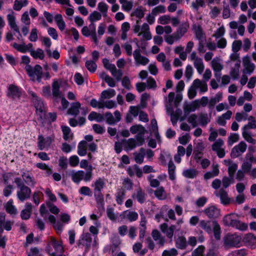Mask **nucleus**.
Returning a JSON list of instances; mask_svg holds the SVG:
<instances>
[{
	"instance_id": "nucleus-1",
	"label": "nucleus",
	"mask_w": 256,
	"mask_h": 256,
	"mask_svg": "<svg viewBox=\"0 0 256 256\" xmlns=\"http://www.w3.org/2000/svg\"><path fill=\"white\" fill-rule=\"evenodd\" d=\"M224 225L232 226L242 231L246 230L248 225L239 220V216L236 214H230L226 216L223 218Z\"/></svg>"
},
{
	"instance_id": "nucleus-2",
	"label": "nucleus",
	"mask_w": 256,
	"mask_h": 256,
	"mask_svg": "<svg viewBox=\"0 0 256 256\" xmlns=\"http://www.w3.org/2000/svg\"><path fill=\"white\" fill-rule=\"evenodd\" d=\"M197 90H199L201 94L207 92L208 86L206 83L199 79L194 80L188 92V95L190 98L192 99L196 96Z\"/></svg>"
},
{
	"instance_id": "nucleus-3",
	"label": "nucleus",
	"mask_w": 256,
	"mask_h": 256,
	"mask_svg": "<svg viewBox=\"0 0 256 256\" xmlns=\"http://www.w3.org/2000/svg\"><path fill=\"white\" fill-rule=\"evenodd\" d=\"M150 30V26L147 23H144L140 26L139 20H137L136 24L132 26L134 32L137 34L138 36H142L143 38L147 40H150L152 38Z\"/></svg>"
},
{
	"instance_id": "nucleus-4",
	"label": "nucleus",
	"mask_w": 256,
	"mask_h": 256,
	"mask_svg": "<svg viewBox=\"0 0 256 256\" xmlns=\"http://www.w3.org/2000/svg\"><path fill=\"white\" fill-rule=\"evenodd\" d=\"M106 182L104 179L98 178L96 179L92 185L94 188V196L98 204H100L104 208V203L102 190L105 186Z\"/></svg>"
},
{
	"instance_id": "nucleus-5",
	"label": "nucleus",
	"mask_w": 256,
	"mask_h": 256,
	"mask_svg": "<svg viewBox=\"0 0 256 256\" xmlns=\"http://www.w3.org/2000/svg\"><path fill=\"white\" fill-rule=\"evenodd\" d=\"M24 68L32 80H37L38 82H41L42 78V70L41 66L36 64L32 68L30 65H26Z\"/></svg>"
},
{
	"instance_id": "nucleus-6",
	"label": "nucleus",
	"mask_w": 256,
	"mask_h": 256,
	"mask_svg": "<svg viewBox=\"0 0 256 256\" xmlns=\"http://www.w3.org/2000/svg\"><path fill=\"white\" fill-rule=\"evenodd\" d=\"M28 93L32 97L37 115L42 119L45 116L44 107L42 102L33 92L29 91Z\"/></svg>"
},
{
	"instance_id": "nucleus-7",
	"label": "nucleus",
	"mask_w": 256,
	"mask_h": 256,
	"mask_svg": "<svg viewBox=\"0 0 256 256\" xmlns=\"http://www.w3.org/2000/svg\"><path fill=\"white\" fill-rule=\"evenodd\" d=\"M54 249V252L48 248V251L50 256H65L62 253L64 252L63 246L60 242L56 241L54 238H52L49 244Z\"/></svg>"
},
{
	"instance_id": "nucleus-8",
	"label": "nucleus",
	"mask_w": 256,
	"mask_h": 256,
	"mask_svg": "<svg viewBox=\"0 0 256 256\" xmlns=\"http://www.w3.org/2000/svg\"><path fill=\"white\" fill-rule=\"evenodd\" d=\"M188 58L193 62L194 66L198 72L201 74L204 69V65L202 60L197 56L196 52H192Z\"/></svg>"
},
{
	"instance_id": "nucleus-9",
	"label": "nucleus",
	"mask_w": 256,
	"mask_h": 256,
	"mask_svg": "<svg viewBox=\"0 0 256 256\" xmlns=\"http://www.w3.org/2000/svg\"><path fill=\"white\" fill-rule=\"evenodd\" d=\"M131 132L133 134H137L136 139L138 141V145L142 146L144 142V136L145 132V128L140 124L132 126L130 128Z\"/></svg>"
},
{
	"instance_id": "nucleus-10",
	"label": "nucleus",
	"mask_w": 256,
	"mask_h": 256,
	"mask_svg": "<svg viewBox=\"0 0 256 256\" xmlns=\"http://www.w3.org/2000/svg\"><path fill=\"white\" fill-rule=\"evenodd\" d=\"M102 62L104 68L110 72L112 74L116 79V80L118 81L120 80L122 75V70H116L115 65L110 63L108 59H104Z\"/></svg>"
},
{
	"instance_id": "nucleus-11",
	"label": "nucleus",
	"mask_w": 256,
	"mask_h": 256,
	"mask_svg": "<svg viewBox=\"0 0 256 256\" xmlns=\"http://www.w3.org/2000/svg\"><path fill=\"white\" fill-rule=\"evenodd\" d=\"M241 240V237L237 234H228L224 238V244L228 246L238 247L240 246Z\"/></svg>"
},
{
	"instance_id": "nucleus-12",
	"label": "nucleus",
	"mask_w": 256,
	"mask_h": 256,
	"mask_svg": "<svg viewBox=\"0 0 256 256\" xmlns=\"http://www.w3.org/2000/svg\"><path fill=\"white\" fill-rule=\"evenodd\" d=\"M160 228L161 232L170 240V242H172L176 226L172 224L170 226H168L167 224L164 223L160 225Z\"/></svg>"
},
{
	"instance_id": "nucleus-13",
	"label": "nucleus",
	"mask_w": 256,
	"mask_h": 256,
	"mask_svg": "<svg viewBox=\"0 0 256 256\" xmlns=\"http://www.w3.org/2000/svg\"><path fill=\"white\" fill-rule=\"evenodd\" d=\"M246 148L247 145L244 142H240L232 148L230 154L231 156L233 158L238 157L245 152Z\"/></svg>"
},
{
	"instance_id": "nucleus-14",
	"label": "nucleus",
	"mask_w": 256,
	"mask_h": 256,
	"mask_svg": "<svg viewBox=\"0 0 256 256\" xmlns=\"http://www.w3.org/2000/svg\"><path fill=\"white\" fill-rule=\"evenodd\" d=\"M22 94V89L14 84H10L8 88V96L14 100L18 99Z\"/></svg>"
},
{
	"instance_id": "nucleus-15",
	"label": "nucleus",
	"mask_w": 256,
	"mask_h": 256,
	"mask_svg": "<svg viewBox=\"0 0 256 256\" xmlns=\"http://www.w3.org/2000/svg\"><path fill=\"white\" fill-rule=\"evenodd\" d=\"M243 66L244 69L243 72L248 74H250L252 73L254 70V64L250 62V56H246L242 58Z\"/></svg>"
},
{
	"instance_id": "nucleus-16",
	"label": "nucleus",
	"mask_w": 256,
	"mask_h": 256,
	"mask_svg": "<svg viewBox=\"0 0 256 256\" xmlns=\"http://www.w3.org/2000/svg\"><path fill=\"white\" fill-rule=\"evenodd\" d=\"M18 188V190L17 191V196L20 201L24 202L30 198L31 194V190L30 188L25 186H22Z\"/></svg>"
},
{
	"instance_id": "nucleus-17",
	"label": "nucleus",
	"mask_w": 256,
	"mask_h": 256,
	"mask_svg": "<svg viewBox=\"0 0 256 256\" xmlns=\"http://www.w3.org/2000/svg\"><path fill=\"white\" fill-rule=\"evenodd\" d=\"M120 220H127L130 222L136 220L138 218V214L130 210H125L120 214Z\"/></svg>"
},
{
	"instance_id": "nucleus-18",
	"label": "nucleus",
	"mask_w": 256,
	"mask_h": 256,
	"mask_svg": "<svg viewBox=\"0 0 256 256\" xmlns=\"http://www.w3.org/2000/svg\"><path fill=\"white\" fill-rule=\"evenodd\" d=\"M38 148L40 150H42L48 149L50 146L52 138L50 136L44 138L42 136H40L38 138Z\"/></svg>"
},
{
	"instance_id": "nucleus-19",
	"label": "nucleus",
	"mask_w": 256,
	"mask_h": 256,
	"mask_svg": "<svg viewBox=\"0 0 256 256\" xmlns=\"http://www.w3.org/2000/svg\"><path fill=\"white\" fill-rule=\"evenodd\" d=\"M211 66L216 76L224 68L222 60L218 57L214 58L211 62Z\"/></svg>"
},
{
	"instance_id": "nucleus-20",
	"label": "nucleus",
	"mask_w": 256,
	"mask_h": 256,
	"mask_svg": "<svg viewBox=\"0 0 256 256\" xmlns=\"http://www.w3.org/2000/svg\"><path fill=\"white\" fill-rule=\"evenodd\" d=\"M133 56L137 65L141 64L145 66L149 62V60L147 58L140 55L139 49H137L134 51Z\"/></svg>"
},
{
	"instance_id": "nucleus-21",
	"label": "nucleus",
	"mask_w": 256,
	"mask_h": 256,
	"mask_svg": "<svg viewBox=\"0 0 256 256\" xmlns=\"http://www.w3.org/2000/svg\"><path fill=\"white\" fill-rule=\"evenodd\" d=\"M204 214L209 218H216L220 214V210L215 206H209L204 210Z\"/></svg>"
},
{
	"instance_id": "nucleus-22",
	"label": "nucleus",
	"mask_w": 256,
	"mask_h": 256,
	"mask_svg": "<svg viewBox=\"0 0 256 256\" xmlns=\"http://www.w3.org/2000/svg\"><path fill=\"white\" fill-rule=\"evenodd\" d=\"M7 20L8 24L10 28L16 32L18 33L19 36H21L19 28L16 22V16L14 13L12 12L7 15Z\"/></svg>"
},
{
	"instance_id": "nucleus-23",
	"label": "nucleus",
	"mask_w": 256,
	"mask_h": 256,
	"mask_svg": "<svg viewBox=\"0 0 256 256\" xmlns=\"http://www.w3.org/2000/svg\"><path fill=\"white\" fill-rule=\"evenodd\" d=\"M214 221L206 220H202L200 222L199 226L208 234L212 233Z\"/></svg>"
},
{
	"instance_id": "nucleus-24",
	"label": "nucleus",
	"mask_w": 256,
	"mask_h": 256,
	"mask_svg": "<svg viewBox=\"0 0 256 256\" xmlns=\"http://www.w3.org/2000/svg\"><path fill=\"white\" fill-rule=\"evenodd\" d=\"M5 215L4 214H0V232H2L4 229L10 230L12 229V222L10 221H4Z\"/></svg>"
},
{
	"instance_id": "nucleus-25",
	"label": "nucleus",
	"mask_w": 256,
	"mask_h": 256,
	"mask_svg": "<svg viewBox=\"0 0 256 256\" xmlns=\"http://www.w3.org/2000/svg\"><path fill=\"white\" fill-rule=\"evenodd\" d=\"M48 220L53 224V226L58 233H60L64 228V224L60 222H56V218L53 215H50Z\"/></svg>"
},
{
	"instance_id": "nucleus-26",
	"label": "nucleus",
	"mask_w": 256,
	"mask_h": 256,
	"mask_svg": "<svg viewBox=\"0 0 256 256\" xmlns=\"http://www.w3.org/2000/svg\"><path fill=\"white\" fill-rule=\"evenodd\" d=\"M224 164L228 166V172L230 177H234V175L238 168V165L236 163L230 160H224Z\"/></svg>"
},
{
	"instance_id": "nucleus-27",
	"label": "nucleus",
	"mask_w": 256,
	"mask_h": 256,
	"mask_svg": "<svg viewBox=\"0 0 256 256\" xmlns=\"http://www.w3.org/2000/svg\"><path fill=\"white\" fill-rule=\"evenodd\" d=\"M32 210V204L30 203H26L25 205V208L20 214L21 218L22 220H28L31 215Z\"/></svg>"
},
{
	"instance_id": "nucleus-28",
	"label": "nucleus",
	"mask_w": 256,
	"mask_h": 256,
	"mask_svg": "<svg viewBox=\"0 0 256 256\" xmlns=\"http://www.w3.org/2000/svg\"><path fill=\"white\" fill-rule=\"evenodd\" d=\"M244 241L246 243V244L250 246L252 248H256V236L252 234H247L244 238Z\"/></svg>"
},
{
	"instance_id": "nucleus-29",
	"label": "nucleus",
	"mask_w": 256,
	"mask_h": 256,
	"mask_svg": "<svg viewBox=\"0 0 256 256\" xmlns=\"http://www.w3.org/2000/svg\"><path fill=\"white\" fill-rule=\"evenodd\" d=\"M54 20L58 28L61 32L65 30L66 24L61 14H57L55 15L54 16Z\"/></svg>"
},
{
	"instance_id": "nucleus-30",
	"label": "nucleus",
	"mask_w": 256,
	"mask_h": 256,
	"mask_svg": "<svg viewBox=\"0 0 256 256\" xmlns=\"http://www.w3.org/2000/svg\"><path fill=\"white\" fill-rule=\"evenodd\" d=\"M240 60H237L234 65L231 66L230 74L234 79H237L239 76Z\"/></svg>"
},
{
	"instance_id": "nucleus-31",
	"label": "nucleus",
	"mask_w": 256,
	"mask_h": 256,
	"mask_svg": "<svg viewBox=\"0 0 256 256\" xmlns=\"http://www.w3.org/2000/svg\"><path fill=\"white\" fill-rule=\"evenodd\" d=\"M12 46L16 50L23 53H25L28 51L32 48V44H18L16 43H14Z\"/></svg>"
},
{
	"instance_id": "nucleus-32",
	"label": "nucleus",
	"mask_w": 256,
	"mask_h": 256,
	"mask_svg": "<svg viewBox=\"0 0 256 256\" xmlns=\"http://www.w3.org/2000/svg\"><path fill=\"white\" fill-rule=\"evenodd\" d=\"M222 99V93L218 92L214 97L210 98L208 102V108L212 110L214 105Z\"/></svg>"
},
{
	"instance_id": "nucleus-33",
	"label": "nucleus",
	"mask_w": 256,
	"mask_h": 256,
	"mask_svg": "<svg viewBox=\"0 0 256 256\" xmlns=\"http://www.w3.org/2000/svg\"><path fill=\"white\" fill-rule=\"evenodd\" d=\"M152 238L155 241L157 242V243L160 245L163 246L165 243V238L164 237L161 236L160 232L156 230H154L152 234Z\"/></svg>"
},
{
	"instance_id": "nucleus-34",
	"label": "nucleus",
	"mask_w": 256,
	"mask_h": 256,
	"mask_svg": "<svg viewBox=\"0 0 256 256\" xmlns=\"http://www.w3.org/2000/svg\"><path fill=\"white\" fill-rule=\"evenodd\" d=\"M198 108L199 106L198 104V101L196 100L191 103L185 104L184 106V110L185 112H194Z\"/></svg>"
},
{
	"instance_id": "nucleus-35",
	"label": "nucleus",
	"mask_w": 256,
	"mask_h": 256,
	"mask_svg": "<svg viewBox=\"0 0 256 256\" xmlns=\"http://www.w3.org/2000/svg\"><path fill=\"white\" fill-rule=\"evenodd\" d=\"M150 132L151 134H152L158 141L160 140V136L158 132L157 122L155 119H152L151 120Z\"/></svg>"
},
{
	"instance_id": "nucleus-36",
	"label": "nucleus",
	"mask_w": 256,
	"mask_h": 256,
	"mask_svg": "<svg viewBox=\"0 0 256 256\" xmlns=\"http://www.w3.org/2000/svg\"><path fill=\"white\" fill-rule=\"evenodd\" d=\"M88 142L84 140L82 141L78 144V154L80 156H84L87 153Z\"/></svg>"
},
{
	"instance_id": "nucleus-37",
	"label": "nucleus",
	"mask_w": 256,
	"mask_h": 256,
	"mask_svg": "<svg viewBox=\"0 0 256 256\" xmlns=\"http://www.w3.org/2000/svg\"><path fill=\"white\" fill-rule=\"evenodd\" d=\"M81 104L78 102H74L71 104L70 108L68 110V114L74 115L76 116L79 113V110L80 108Z\"/></svg>"
},
{
	"instance_id": "nucleus-38",
	"label": "nucleus",
	"mask_w": 256,
	"mask_h": 256,
	"mask_svg": "<svg viewBox=\"0 0 256 256\" xmlns=\"http://www.w3.org/2000/svg\"><path fill=\"white\" fill-rule=\"evenodd\" d=\"M215 194L216 196H219L222 204H226L230 202L227 192L224 190H220L218 192H216Z\"/></svg>"
},
{
	"instance_id": "nucleus-39",
	"label": "nucleus",
	"mask_w": 256,
	"mask_h": 256,
	"mask_svg": "<svg viewBox=\"0 0 256 256\" xmlns=\"http://www.w3.org/2000/svg\"><path fill=\"white\" fill-rule=\"evenodd\" d=\"M176 246L177 248L184 250L187 246V242L186 238L184 236H178L176 239Z\"/></svg>"
},
{
	"instance_id": "nucleus-40",
	"label": "nucleus",
	"mask_w": 256,
	"mask_h": 256,
	"mask_svg": "<svg viewBox=\"0 0 256 256\" xmlns=\"http://www.w3.org/2000/svg\"><path fill=\"white\" fill-rule=\"evenodd\" d=\"M134 154L136 162L140 164L144 162V157L145 156V150L143 148H141L138 152H136Z\"/></svg>"
},
{
	"instance_id": "nucleus-41",
	"label": "nucleus",
	"mask_w": 256,
	"mask_h": 256,
	"mask_svg": "<svg viewBox=\"0 0 256 256\" xmlns=\"http://www.w3.org/2000/svg\"><path fill=\"white\" fill-rule=\"evenodd\" d=\"M5 208L7 212L10 214H16L17 213L16 208L13 205V201L10 200L4 205Z\"/></svg>"
},
{
	"instance_id": "nucleus-42",
	"label": "nucleus",
	"mask_w": 256,
	"mask_h": 256,
	"mask_svg": "<svg viewBox=\"0 0 256 256\" xmlns=\"http://www.w3.org/2000/svg\"><path fill=\"white\" fill-rule=\"evenodd\" d=\"M124 145L128 150H132L136 148V146H139L137 140L132 138L124 142Z\"/></svg>"
},
{
	"instance_id": "nucleus-43",
	"label": "nucleus",
	"mask_w": 256,
	"mask_h": 256,
	"mask_svg": "<svg viewBox=\"0 0 256 256\" xmlns=\"http://www.w3.org/2000/svg\"><path fill=\"white\" fill-rule=\"evenodd\" d=\"M182 174L186 178H194L196 176L198 171L194 168H188L184 170Z\"/></svg>"
},
{
	"instance_id": "nucleus-44",
	"label": "nucleus",
	"mask_w": 256,
	"mask_h": 256,
	"mask_svg": "<svg viewBox=\"0 0 256 256\" xmlns=\"http://www.w3.org/2000/svg\"><path fill=\"white\" fill-rule=\"evenodd\" d=\"M188 28V26L186 24L181 25L174 32L178 36V38L180 39L186 32Z\"/></svg>"
},
{
	"instance_id": "nucleus-45",
	"label": "nucleus",
	"mask_w": 256,
	"mask_h": 256,
	"mask_svg": "<svg viewBox=\"0 0 256 256\" xmlns=\"http://www.w3.org/2000/svg\"><path fill=\"white\" fill-rule=\"evenodd\" d=\"M88 119L90 121L96 120L97 122H102L104 120V116L100 114L92 112L88 116Z\"/></svg>"
},
{
	"instance_id": "nucleus-46",
	"label": "nucleus",
	"mask_w": 256,
	"mask_h": 256,
	"mask_svg": "<svg viewBox=\"0 0 256 256\" xmlns=\"http://www.w3.org/2000/svg\"><path fill=\"white\" fill-rule=\"evenodd\" d=\"M125 196V190L122 189H118L116 194V200L118 204H122Z\"/></svg>"
},
{
	"instance_id": "nucleus-47",
	"label": "nucleus",
	"mask_w": 256,
	"mask_h": 256,
	"mask_svg": "<svg viewBox=\"0 0 256 256\" xmlns=\"http://www.w3.org/2000/svg\"><path fill=\"white\" fill-rule=\"evenodd\" d=\"M83 174V170L72 171L70 174L72 180L76 183H78L80 180H82Z\"/></svg>"
},
{
	"instance_id": "nucleus-48",
	"label": "nucleus",
	"mask_w": 256,
	"mask_h": 256,
	"mask_svg": "<svg viewBox=\"0 0 256 256\" xmlns=\"http://www.w3.org/2000/svg\"><path fill=\"white\" fill-rule=\"evenodd\" d=\"M22 177L26 183L29 186H34V185L35 182L28 172H24L22 174Z\"/></svg>"
},
{
	"instance_id": "nucleus-49",
	"label": "nucleus",
	"mask_w": 256,
	"mask_h": 256,
	"mask_svg": "<svg viewBox=\"0 0 256 256\" xmlns=\"http://www.w3.org/2000/svg\"><path fill=\"white\" fill-rule=\"evenodd\" d=\"M116 94V91L114 89L104 90L101 93L100 98L102 100L104 99H109L114 97Z\"/></svg>"
},
{
	"instance_id": "nucleus-50",
	"label": "nucleus",
	"mask_w": 256,
	"mask_h": 256,
	"mask_svg": "<svg viewBox=\"0 0 256 256\" xmlns=\"http://www.w3.org/2000/svg\"><path fill=\"white\" fill-rule=\"evenodd\" d=\"M60 82L58 80H54L52 85V95L54 97L58 98L60 96Z\"/></svg>"
},
{
	"instance_id": "nucleus-51",
	"label": "nucleus",
	"mask_w": 256,
	"mask_h": 256,
	"mask_svg": "<svg viewBox=\"0 0 256 256\" xmlns=\"http://www.w3.org/2000/svg\"><path fill=\"white\" fill-rule=\"evenodd\" d=\"M145 9L142 6H138L132 12V15L140 19L144 16Z\"/></svg>"
},
{
	"instance_id": "nucleus-52",
	"label": "nucleus",
	"mask_w": 256,
	"mask_h": 256,
	"mask_svg": "<svg viewBox=\"0 0 256 256\" xmlns=\"http://www.w3.org/2000/svg\"><path fill=\"white\" fill-rule=\"evenodd\" d=\"M62 131L63 132V137L66 140H70L72 136V134L69 127L67 126H62Z\"/></svg>"
},
{
	"instance_id": "nucleus-53",
	"label": "nucleus",
	"mask_w": 256,
	"mask_h": 256,
	"mask_svg": "<svg viewBox=\"0 0 256 256\" xmlns=\"http://www.w3.org/2000/svg\"><path fill=\"white\" fill-rule=\"evenodd\" d=\"M154 194L160 200H165L167 196L166 194L162 187H160L156 190Z\"/></svg>"
},
{
	"instance_id": "nucleus-54",
	"label": "nucleus",
	"mask_w": 256,
	"mask_h": 256,
	"mask_svg": "<svg viewBox=\"0 0 256 256\" xmlns=\"http://www.w3.org/2000/svg\"><path fill=\"white\" fill-rule=\"evenodd\" d=\"M214 232V238L216 240H220V228L218 224L216 222L214 221L213 223V228L212 229V232Z\"/></svg>"
},
{
	"instance_id": "nucleus-55",
	"label": "nucleus",
	"mask_w": 256,
	"mask_h": 256,
	"mask_svg": "<svg viewBox=\"0 0 256 256\" xmlns=\"http://www.w3.org/2000/svg\"><path fill=\"white\" fill-rule=\"evenodd\" d=\"M242 135L244 140L252 144L256 143V140L252 138L248 130H245V128H243Z\"/></svg>"
},
{
	"instance_id": "nucleus-56",
	"label": "nucleus",
	"mask_w": 256,
	"mask_h": 256,
	"mask_svg": "<svg viewBox=\"0 0 256 256\" xmlns=\"http://www.w3.org/2000/svg\"><path fill=\"white\" fill-rule=\"evenodd\" d=\"M28 4L27 0H16L14 2V9L20 10L22 7L26 6Z\"/></svg>"
},
{
	"instance_id": "nucleus-57",
	"label": "nucleus",
	"mask_w": 256,
	"mask_h": 256,
	"mask_svg": "<svg viewBox=\"0 0 256 256\" xmlns=\"http://www.w3.org/2000/svg\"><path fill=\"white\" fill-rule=\"evenodd\" d=\"M177 36H178L174 32L172 34L166 36H164V40L168 44L172 45L175 42L180 40V38H178Z\"/></svg>"
},
{
	"instance_id": "nucleus-58",
	"label": "nucleus",
	"mask_w": 256,
	"mask_h": 256,
	"mask_svg": "<svg viewBox=\"0 0 256 256\" xmlns=\"http://www.w3.org/2000/svg\"><path fill=\"white\" fill-rule=\"evenodd\" d=\"M103 103L104 100H102L101 98L99 99L98 100H96L95 98L92 99L90 102V105L94 108H103Z\"/></svg>"
},
{
	"instance_id": "nucleus-59",
	"label": "nucleus",
	"mask_w": 256,
	"mask_h": 256,
	"mask_svg": "<svg viewBox=\"0 0 256 256\" xmlns=\"http://www.w3.org/2000/svg\"><path fill=\"white\" fill-rule=\"evenodd\" d=\"M133 198H136L140 203H143L145 200V194L141 189L137 190L136 193L132 195Z\"/></svg>"
},
{
	"instance_id": "nucleus-60",
	"label": "nucleus",
	"mask_w": 256,
	"mask_h": 256,
	"mask_svg": "<svg viewBox=\"0 0 256 256\" xmlns=\"http://www.w3.org/2000/svg\"><path fill=\"white\" fill-rule=\"evenodd\" d=\"M101 18V14L96 10L92 12L88 16V20L90 22L94 23L96 21L100 20Z\"/></svg>"
},
{
	"instance_id": "nucleus-61",
	"label": "nucleus",
	"mask_w": 256,
	"mask_h": 256,
	"mask_svg": "<svg viewBox=\"0 0 256 256\" xmlns=\"http://www.w3.org/2000/svg\"><path fill=\"white\" fill-rule=\"evenodd\" d=\"M225 32L226 30L224 27V26H222L216 30L214 34V36L216 39L222 38L224 36Z\"/></svg>"
},
{
	"instance_id": "nucleus-62",
	"label": "nucleus",
	"mask_w": 256,
	"mask_h": 256,
	"mask_svg": "<svg viewBox=\"0 0 256 256\" xmlns=\"http://www.w3.org/2000/svg\"><path fill=\"white\" fill-rule=\"evenodd\" d=\"M108 217L112 220L115 221L117 218V215L114 212V209L112 207H108L106 209Z\"/></svg>"
},
{
	"instance_id": "nucleus-63",
	"label": "nucleus",
	"mask_w": 256,
	"mask_h": 256,
	"mask_svg": "<svg viewBox=\"0 0 256 256\" xmlns=\"http://www.w3.org/2000/svg\"><path fill=\"white\" fill-rule=\"evenodd\" d=\"M166 11V7L162 5H158L152 10V14L156 16L159 14L164 13Z\"/></svg>"
},
{
	"instance_id": "nucleus-64",
	"label": "nucleus",
	"mask_w": 256,
	"mask_h": 256,
	"mask_svg": "<svg viewBox=\"0 0 256 256\" xmlns=\"http://www.w3.org/2000/svg\"><path fill=\"white\" fill-rule=\"evenodd\" d=\"M178 251L176 248H172L168 250H165L163 252L162 256H176Z\"/></svg>"
}]
</instances>
